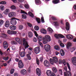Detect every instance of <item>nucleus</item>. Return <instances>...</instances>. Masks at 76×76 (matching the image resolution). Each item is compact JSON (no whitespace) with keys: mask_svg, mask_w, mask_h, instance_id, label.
<instances>
[{"mask_svg":"<svg viewBox=\"0 0 76 76\" xmlns=\"http://www.w3.org/2000/svg\"><path fill=\"white\" fill-rule=\"evenodd\" d=\"M52 3L53 4H57L60 3V0H54L52 1Z\"/></svg>","mask_w":76,"mask_h":76,"instance_id":"393cba45","label":"nucleus"},{"mask_svg":"<svg viewBox=\"0 0 76 76\" xmlns=\"http://www.w3.org/2000/svg\"><path fill=\"white\" fill-rule=\"evenodd\" d=\"M59 45L61 47H64V45L63 43H60Z\"/></svg>","mask_w":76,"mask_h":76,"instance_id":"13d9d810","label":"nucleus"},{"mask_svg":"<svg viewBox=\"0 0 76 76\" xmlns=\"http://www.w3.org/2000/svg\"><path fill=\"white\" fill-rule=\"evenodd\" d=\"M44 64L47 67H49L50 65V62L46 60L44 61Z\"/></svg>","mask_w":76,"mask_h":76,"instance_id":"6e6552de","label":"nucleus"},{"mask_svg":"<svg viewBox=\"0 0 76 76\" xmlns=\"http://www.w3.org/2000/svg\"><path fill=\"white\" fill-rule=\"evenodd\" d=\"M40 31H41V33H42V34H47V31L45 29L42 28V29H41Z\"/></svg>","mask_w":76,"mask_h":76,"instance_id":"4be33fe9","label":"nucleus"},{"mask_svg":"<svg viewBox=\"0 0 76 76\" xmlns=\"http://www.w3.org/2000/svg\"><path fill=\"white\" fill-rule=\"evenodd\" d=\"M21 73L22 75H25L26 73V71L25 69H22L20 72Z\"/></svg>","mask_w":76,"mask_h":76,"instance_id":"c85d7f7f","label":"nucleus"},{"mask_svg":"<svg viewBox=\"0 0 76 76\" xmlns=\"http://www.w3.org/2000/svg\"><path fill=\"white\" fill-rule=\"evenodd\" d=\"M28 37L30 38H32L33 37V33L31 31L28 32Z\"/></svg>","mask_w":76,"mask_h":76,"instance_id":"bb28decb","label":"nucleus"},{"mask_svg":"<svg viewBox=\"0 0 76 76\" xmlns=\"http://www.w3.org/2000/svg\"><path fill=\"white\" fill-rule=\"evenodd\" d=\"M27 24L28 26L29 27H31L32 26V24L29 23H27Z\"/></svg>","mask_w":76,"mask_h":76,"instance_id":"4d7b16f0","label":"nucleus"},{"mask_svg":"<svg viewBox=\"0 0 76 76\" xmlns=\"http://www.w3.org/2000/svg\"><path fill=\"white\" fill-rule=\"evenodd\" d=\"M60 53L61 55V56H64L65 53L64 52V51L63 50L61 49L60 50Z\"/></svg>","mask_w":76,"mask_h":76,"instance_id":"a878e982","label":"nucleus"},{"mask_svg":"<svg viewBox=\"0 0 76 76\" xmlns=\"http://www.w3.org/2000/svg\"><path fill=\"white\" fill-rule=\"evenodd\" d=\"M23 26L22 25H20L18 26V29L20 30H22L23 29Z\"/></svg>","mask_w":76,"mask_h":76,"instance_id":"4c0bfd02","label":"nucleus"},{"mask_svg":"<svg viewBox=\"0 0 76 76\" xmlns=\"http://www.w3.org/2000/svg\"><path fill=\"white\" fill-rule=\"evenodd\" d=\"M36 62L37 64H38V65H39V60H38V59H36Z\"/></svg>","mask_w":76,"mask_h":76,"instance_id":"0e129e2a","label":"nucleus"},{"mask_svg":"<svg viewBox=\"0 0 76 76\" xmlns=\"http://www.w3.org/2000/svg\"><path fill=\"white\" fill-rule=\"evenodd\" d=\"M3 60H5V61H7V60H9V57L7 56L4 57L3 58Z\"/></svg>","mask_w":76,"mask_h":76,"instance_id":"79ce46f5","label":"nucleus"},{"mask_svg":"<svg viewBox=\"0 0 76 76\" xmlns=\"http://www.w3.org/2000/svg\"><path fill=\"white\" fill-rule=\"evenodd\" d=\"M54 23L55 24L54 25L56 26H57L59 25V24L58 23V22L57 21L54 22Z\"/></svg>","mask_w":76,"mask_h":76,"instance_id":"ea45409f","label":"nucleus"},{"mask_svg":"<svg viewBox=\"0 0 76 76\" xmlns=\"http://www.w3.org/2000/svg\"><path fill=\"white\" fill-rule=\"evenodd\" d=\"M52 73H53L50 70H48L46 72V74L48 76H51Z\"/></svg>","mask_w":76,"mask_h":76,"instance_id":"aec40b11","label":"nucleus"},{"mask_svg":"<svg viewBox=\"0 0 76 76\" xmlns=\"http://www.w3.org/2000/svg\"><path fill=\"white\" fill-rule=\"evenodd\" d=\"M0 4H6V2L5 1H2L0 2Z\"/></svg>","mask_w":76,"mask_h":76,"instance_id":"49530a36","label":"nucleus"},{"mask_svg":"<svg viewBox=\"0 0 76 76\" xmlns=\"http://www.w3.org/2000/svg\"><path fill=\"white\" fill-rule=\"evenodd\" d=\"M20 55L21 57H24L25 56V53L24 52H21L20 53Z\"/></svg>","mask_w":76,"mask_h":76,"instance_id":"b1692460","label":"nucleus"},{"mask_svg":"<svg viewBox=\"0 0 76 76\" xmlns=\"http://www.w3.org/2000/svg\"><path fill=\"white\" fill-rule=\"evenodd\" d=\"M50 61L51 64H54V63H56L58 62V59L57 57L55 56L53 58V59L52 58H50Z\"/></svg>","mask_w":76,"mask_h":76,"instance_id":"f03ea898","label":"nucleus"},{"mask_svg":"<svg viewBox=\"0 0 76 76\" xmlns=\"http://www.w3.org/2000/svg\"><path fill=\"white\" fill-rule=\"evenodd\" d=\"M17 34V32L15 31H12V34Z\"/></svg>","mask_w":76,"mask_h":76,"instance_id":"774afa93","label":"nucleus"},{"mask_svg":"<svg viewBox=\"0 0 76 76\" xmlns=\"http://www.w3.org/2000/svg\"><path fill=\"white\" fill-rule=\"evenodd\" d=\"M58 36H59V37L62 38H64L65 37L63 35H61L60 34H58Z\"/></svg>","mask_w":76,"mask_h":76,"instance_id":"09e8293b","label":"nucleus"},{"mask_svg":"<svg viewBox=\"0 0 76 76\" xmlns=\"http://www.w3.org/2000/svg\"><path fill=\"white\" fill-rule=\"evenodd\" d=\"M21 13H24V14H26V15H28V14H27V13H26V12L22 10H21Z\"/></svg>","mask_w":76,"mask_h":76,"instance_id":"6e6d98bb","label":"nucleus"},{"mask_svg":"<svg viewBox=\"0 0 76 76\" xmlns=\"http://www.w3.org/2000/svg\"><path fill=\"white\" fill-rule=\"evenodd\" d=\"M71 53H72V52H73V51H75V48H71Z\"/></svg>","mask_w":76,"mask_h":76,"instance_id":"338daca9","label":"nucleus"},{"mask_svg":"<svg viewBox=\"0 0 76 76\" xmlns=\"http://www.w3.org/2000/svg\"><path fill=\"white\" fill-rule=\"evenodd\" d=\"M41 21L42 23H44V22H45L44 20V17H42L41 18Z\"/></svg>","mask_w":76,"mask_h":76,"instance_id":"603ef678","label":"nucleus"},{"mask_svg":"<svg viewBox=\"0 0 76 76\" xmlns=\"http://www.w3.org/2000/svg\"><path fill=\"white\" fill-rule=\"evenodd\" d=\"M54 48L55 50H56L57 51H59L60 50V47H59V46H54Z\"/></svg>","mask_w":76,"mask_h":76,"instance_id":"f704fd0d","label":"nucleus"},{"mask_svg":"<svg viewBox=\"0 0 76 76\" xmlns=\"http://www.w3.org/2000/svg\"><path fill=\"white\" fill-rule=\"evenodd\" d=\"M35 3L37 5H39L41 4V1L40 0H35Z\"/></svg>","mask_w":76,"mask_h":76,"instance_id":"412c9836","label":"nucleus"},{"mask_svg":"<svg viewBox=\"0 0 76 76\" xmlns=\"http://www.w3.org/2000/svg\"><path fill=\"white\" fill-rule=\"evenodd\" d=\"M45 39L50 42L51 40V37L48 35H46L45 36V37L44 38Z\"/></svg>","mask_w":76,"mask_h":76,"instance_id":"9d476101","label":"nucleus"},{"mask_svg":"<svg viewBox=\"0 0 76 76\" xmlns=\"http://www.w3.org/2000/svg\"><path fill=\"white\" fill-rule=\"evenodd\" d=\"M14 72H15V69H11L10 71V74H13L14 73Z\"/></svg>","mask_w":76,"mask_h":76,"instance_id":"3c124183","label":"nucleus"},{"mask_svg":"<svg viewBox=\"0 0 76 76\" xmlns=\"http://www.w3.org/2000/svg\"><path fill=\"white\" fill-rule=\"evenodd\" d=\"M0 9L1 10H4V7L3 5L0 6Z\"/></svg>","mask_w":76,"mask_h":76,"instance_id":"58836bf2","label":"nucleus"},{"mask_svg":"<svg viewBox=\"0 0 76 76\" xmlns=\"http://www.w3.org/2000/svg\"><path fill=\"white\" fill-rule=\"evenodd\" d=\"M62 63H63V64H64V66H65V65H66V61H65V60H63Z\"/></svg>","mask_w":76,"mask_h":76,"instance_id":"bf43d9fd","label":"nucleus"},{"mask_svg":"<svg viewBox=\"0 0 76 76\" xmlns=\"http://www.w3.org/2000/svg\"><path fill=\"white\" fill-rule=\"evenodd\" d=\"M15 40L18 42L19 44H21L22 41V39H19V38H17L15 39Z\"/></svg>","mask_w":76,"mask_h":76,"instance_id":"dca6fc26","label":"nucleus"},{"mask_svg":"<svg viewBox=\"0 0 76 76\" xmlns=\"http://www.w3.org/2000/svg\"><path fill=\"white\" fill-rule=\"evenodd\" d=\"M7 33L8 34H12V31L8 30L7 31Z\"/></svg>","mask_w":76,"mask_h":76,"instance_id":"5fc2aeb1","label":"nucleus"},{"mask_svg":"<svg viewBox=\"0 0 76 76\" xmlns=\"http://www.w3.org/2000/svg\"><path fill=\"white\" fill-rule=\"evenodd\" d=\"M66 64L67 65V66L69 70V71H67V67L65 66L64 67V70L66 72H64V76H72V75L71 74V72H70V71L71 70V69H70V65H69V63L67 62Z\"/></svg>","mask_w":76,"mask_h":76,"instance_id":"f257e3e1","label":"nucleus"},{"mask_svg":"<svg viewBox=\"0 0 76 76\" xmlns=\"http://www.w3.org/2000/svg\"><path fill=\"white\" fill-rule=\"evenodd\" d=\"M3 45L4 48H7L8 47V43L6 41L4 42L3 43Z\"/></svg>","mask_w":76,"mask_h":76,"instance_id":"2eb2a0df","label":"nucleus"},{"mask_svg":"<svg viewBox=\"0 0 76 76\" xmlns=\"http://www.w3.org/2000/svg\"><path fill=\"white\" fill-rule=\"evenodd\" d=\"M45 49L46 51H49L50 50V46L49 45H46L44 46Z\"/></svg>","mask_w":76,"mask_h":76,"instance_id":"0eeeda50","label":"nucleus"},{"mask_svg":"<svg viewBox=\"0 0 76 76\" xmlns=\"http://www.w3.org/2000/svg\"><path fill=\"white\" fill-rule=\"evenodd\" d=\"M63 62V61L61 59H60L59 60V64H61Z\"/></svg>","mask_w":76,"mask_h":76,"instance_id":"69168bd1","label":"nucleus"},{"mask_svg":"<svg viewBox=\"0 0 76 76\" xmlns=\"http://www.w3.org/2000/svg\"><path fill=\"white\" fill-rule=\"evenodd\" d=\"M39 27L38 26H36L34 27V29L36 31H38V30H39Z\"/></svg>","mask_w":76,"mask_h":76,"instance_id":"a19ab883","label":"nucleus"},{"mask_svg":"<svg viewBox=\"0 0 76 76\" xmlns=\"http://www.w3.org/2000/svg\"><path fill=\"white\" fill-rule=\"evenodd\" d=\"M34 51L36 54H38L40 52V50H39V48L37 47L34 49Z\"/></svg>","mask_w":76,"mask_h":76,"instance_id":"f8f14e48","label":"nucleus"},{"mask_svg":"<svg viewBox=\"0 0 76 76\" xmlns=\"http://www.w3.org/2000/svg\"><path fill=\"white\" fill-rule=\"evenodd\" d=\"M1 37L4 38H6L7 37V35L4 33L1 34Z\"/></svg>","mask_w":76,"mask_h":76,"instance_id":"7c9ffc66","label":"nucleus"},{"mask_svg":"<svg viewBox=\"0 0 76 76\" xmlns=\"http://www.w3.org/2000/svg\"><path fill=\"white\" fill-rule=\"evenodd\" d=\"M28 14L31 17V18H34V14L33 13H32L31 12H28Z\"/></svg>","mask_w":76,"mask_h":76,"instance_id":"72a5a7b5","label":"nucleus"},{"mask_svg":"<svg viewBox=\"0 0 76 76\" xmlns=\"http://www.w3.org/2000/svg\"><path fill=\"white\" fill-rule=\"evenodd\" d=\"M54 37L56 38V39H58V38H59V36H58V34L57 35L56 34H54Z\"/></svg>","mask_w":76,"mask_h":76,"instance_id":"8fccbe9b","label":"nucleus"},{"mask_svg":"<svg viewBox=\"0 0 76 76\" xmlns=\"http://www.w3.org/2000/svg\"><path fill=\"white\" fill-rule=\"evenodd\" d=\"M51 18L52 19V20H57V18L54 16L52 17Z\"/></svg>","mask_w":76,"mask_h":76,"instance_id":"de8ad7c7","label":"nucleus"},{"mask_svg":"<svg viewBox=\"0 0 76 76\" xmlns=\"http://www.w3.org/2000/svg\"><path fill=\"white\" fill-rule=\"evenodd\" d=\"M24 6L26 9H28V8H29V5L28 4H25Z\"/></svg>","mask_w":76,"mask_h":76,"instance_id":"052dcab7","label":"nucleus"},{"mask_svg":"<svg viewBox=\"0 0 76 76\" xmlns=\"http://www.w3.org/2000/svg\"><path fill=\"white\" fill-rule=\"evenodd\" d=\"M59 72L60 74L61 75H63V72H62V70L59 69Z\"/></svg>","mask_w":76,"mask_h":76,"instance_id":"e2e57ef3","label":"nucleus"},{"mask_svg":"<svg viewBox=\"0 0 76 76\" xmlns=\"http://www.w3.org/2000/svg\"><path fill=\"white\" fill-rule=\"evenodd\" d=\"M48 31L49 32V33H53V30L51 28H48L47 29Z\"/></svg>","mask_w":76,"mask_h":76,"instance_id":"c756f323","label":"nucleus"},{"mask_svg":"<svg viewBox=\"0 0 76 76\" xmlns=\"http://www.w3.org/2000/svg\"><path fill=\"white\" fill-rule=\"evenodd\" d=\"M10 8L11 9H12V10H15L16 9V7L15 5H12Z\"/></svg>","mask_w":76,"mask_h":76,"instance_id":"e433bc0d","label":"nucleus"},{"mask_svg":"<svg viewBox=\"0 0 76 76\" xmlns=\"http://www.w3.org/2000/svg\"><path fill=\"white\" fill-rule=\"evenodd\" d=\"M38 41H39V44L40 45H41L42 47H43V45H42V43L41 42H40V41H41L42 40V37L41 36H38Z\"/></svg>","mask_w":76,"mask_h":76,"instance_id":"39448f33","label":"nucleus"},{"mask_svg":"<svg viewBox=\"0 0 76 76\" xmlns=\"http://www.w3.org/2000/svg\"><path fill=\"white\" fill-rule=\"evenodd\" d=\"M33 41L35 42H37V38L35 37H34L33 39Z\"/></svg>","mask_w":76,"mask_h":76,"instance_id":"680f3d73","label":"nucleus"},{"mask_svg":"<svg viewBox=\"0 0 76 76\" xmlns=\"http://www.w3.org/2000/svg\"><path fill=\"white\" fill-rule=\"evenodd\" d=\"M72 63L73 64V65L76 66V57H74L72 58Z\"/></svg>","mask_w":76,"mask_h":76,"instance_id":"1a4fd4ad","label":"nucleus"},{"mask_svg":"<svg viewBox=\"0 0 76 76\" xmlns=\"http://www.w3.org/2000/svg\"><path fill=\"white\" fill-rule=\"evenodd\" d=\"M66 29L67 31H69L70 29V25L69 23L68 22H66Z\"/></svg>","mask_w":76,"mask_h":76,"instance_id":"f3484780","label":"nucleus"},{"mask_svg":"<svg viewBox=\"0 0 76 76\" xmlns=\"http://www.w3.org/2000/svg\"><path fill=\"white\" fill-rule=\"evenodd\" d=\"M4 21L2 20H0V26H1L3 24Z\"/></svg>","mask_w":76,"mask_h":76,"instance_id":"c03bdc74","label":"nucleus"},{"mask_svg":"<svg viewBox=\"0 0 76 76\" xmlns=\"http://www.w3.org/2000/svg\"><path fill=\"white\" fill-rule=\"evenodd\" d=\"M11 43L12 44H17V42H16L15 41H12L11 42Z\"/></svg>","mask_w":76,"mask_h":76,"instance_id":"864d4df0","label":"nucleus"},{"mask_svg":"<svg viewBox=\"0 0 76 76\" xmlns=\"http://www.w3.org/2000/svg\"><path fill=\"white\" fill-rule=\"evenodd\" d=\"M66 38L69 39H72L73 38V36L70 34H67L66 36Z\"/></svg>","mask_w":76,"mask_h":76,"instance_id":"a211bd4d","label":"nucleus"},{"mask_svg":"<svg viewBox=\"0 0 76 76\" xmlns=\"http://www.w3.org/2000/svg\"><path fill=\"white\" fill-rule=\"evenodd\" d=\"M72 46V44L70 42H69L66 44V48L68 50H70V47Z\"/></svg>","mask_w":76,"mask_h":76,"instance_id":"ddd939ff","label":"nucleus"},{"mask_svg":"<svg viewBox=\"0 0 76 76\" xmlns=\"http://www.w3.org/2000/svg\"><path fill=\"white\" fill-rule=\"evenodd\" d=\"M5 26L7 28L9 27V26H10V22H9V20H7L6 21L5 24Z\"/></svg>","mask_w":76,"mask_h":76,"instance_id":"4468645a","label":"nucleus"},{"mask_svg":"<svg viewBox=\"0 0 76 76\" xmlns=\"http://www.w3.org/2000/svg\"><path fill=\"white\" fill-rule=\"evenodd\" d=\"M9 12H10L9 10V9H7L4 12V13L5 15H7L9 13Z\"/></svg>","mask_w":76,"mask_h":76,"instance_id":"cd10ccee","label":"nucleus"},{"mask_svg":"<svg viewBox=\"0 0 76 76\" xmlns=\"http://www.w3.org/2000/svg\"><path fill=\"white\" fill-rule=\"evenodd\" d=\"M36 19L38 23H41V19L39 18H36Z\"/></svg>","mask_w":76,"mask_h":76,"instance_id":"473e14b6","label":"nucleus"},{"mask_svg":"<svg viewBox=\"0 0 76 76\" xmlns=\"http://www.w3.org/2000/svg\"><path fill=\"white\" fill-rule=\"evenodd\" d=\"M15 16V13L14 12H11L10 13H9L8 14V16L10 18H12V17H14Z\"/></svg>","mask_w":76,"mask_h":76,"instance_id":"9b49d317","label":"nucleus"},{"mask_svg":"<svg viewBox=\"0 0 76 76\" xmlns=\"http://www.w3.org/2000/svg\"><path fill=\"white\" fill-rule=\"evenodd\" d=\"M48 41L47 40L45 39L44 38H43V43L45 44H47L48 43Z\"/></svg>","mask_w":76,"mask_h":76,"instance_id":"2f4dec72","label":"nucleus"},{"mask_svg":"<svg viewBox=\"0 0 76 76\" xmlns=\"http://www.w3.org/2000/svg\"><path fill=\"white\" fill-rule=\"evenodd\" d=\"M27 58H28L29 60H31V56H30V55H29V54H27Z\"/></svg>","mask_w":76,"mask_h":76,"instance_id":"37998d69","label":"nucleus"},{"mask_svg":"<svg viewBox=\"0 0 76 76\" xmlns=\"http://www.w3.org/2000/svg\"><path fill=\"white\" fill-rule=\"evenodd\" d=\"M52 70L54 73H57V69L55 67H53L52 68Z\"/></svg>","mask_w":76,"mask_h":76,"instance_id":"c9c22d12","label":"nucleus"},{"mask_svg":"<svg viewBox=\"0 0 76 76\" xmlns=\"http://www.w3.org/2000/svg\"><path fill=\"white\" fill-rule=\"evenodd\" d=\"M23 45L25 46V48L26 49L27 48H28V47H29V45H28V42L27 41H26V39L25 38H23Z\"/></svg>","mask_w":76,"mask_h":76,"instance_id":"7ed1b4c3","label":"nucleus"},{"mask_svg":"<svg viewBox=\"0 0 76 76\" xmlns=\"http://www.w3.org/2000/svg\"><path fill=\"white\" fill-rule=\"evenodd\" d=\"M16 19H16L15 18H11V21L10 22L12 25H16V23H17V22H16Z\"/></svg>","mask_w":76,"mask_h":76,"instance_id":"20e7f679","label":"nucleus"},{"mask_svg":"<svg viewBox=\"0 0 76 76\" xmlns=\"http://www.w3.org/2000/svg\"><path fill=\"white\" fill-rule=\"evenodd\" d=\"M36 73L38 76H40L41 75V70H40V69L37 68L36 69Z\"/></svg>","mask_w":76,"mask_h":76,"instance_id":"6ab92c4d","label":"nucleus"},{"mask_svg":"<svg viewBox=\"0 0 76 76\" xmlns=\"http://www.w3.org/2000/svg\"><path fill=\"white\" fill-rule=\"evenodd\" d=\"M10 28L11 30H12V31H14V30H15V29H16V27L15 26H10Z\"/></svg>","mask_w":76,"mask_h":76,"instance_id":"5701e85b","label":"nucleus"},{"mask_svg":"<svg viewBox=\"0 0 76 76\" xmlns=\"http://www.w3.org/2000/svg\"><path fill=\"white\" fill-rule=\"evenodd\" d=\"M23 19H26V15L25 14H23L22 15Z\"/></svg>","mask_w":76,"mask_h":76,"instance_id":"a18cd8bd","label":"nucleus"},{"mask_svg":"<svg viewBox=\"0 0 76 76\" xmlns=\"http://www.w3.org/2000/svg\"><path fill=\"white\" fill-rule=\"evenodd\" d=\"M18 65L19 67L20 68H23L24 66V65H23V64L21 60H20L19 61L18 63Z\"/></svg>","mask_w":76,"mask_h":76,"instance_id":"423d86ee","label":"nucleus"}]
</instances>
